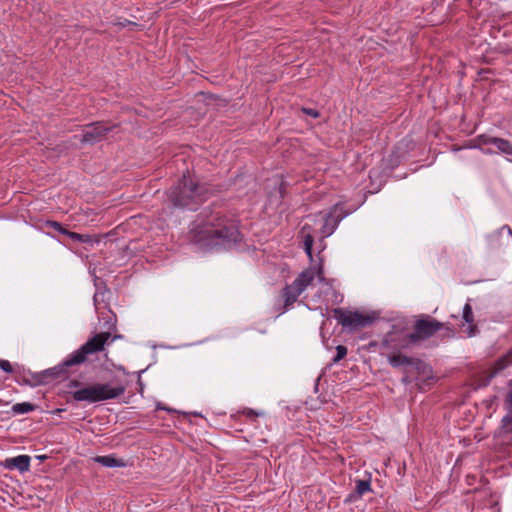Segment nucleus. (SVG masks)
<instances>
[{"mask_svg": "<svg viewBox=\"0 0 512 512\" xmlns=\"http://www.w3.org/2000/svg\"><path fill=\"white\" fill-rule=\"evenodd\" d=\"M191 231L194 241L205 247H229L241 241L238 220L221 210L204 211Z\"/></svg>", "mask_w": 512, "mask_h": 512, "instance_id": "f257e3e1", "label": "nucleus"}, {"mask_svg": "<svg viewBox=\"0 0 512 512\" xmlns=\"http://www.w3.org/2000/svg\"><path fill=\"white\" fill-rule=\"evenodd\" d=\"M210 189L206 184L194 181L189 175L183 174L178 184L171 187L168 199L175 207L195 209L206 201Z\"/></svg>", "mask_w": 512, "mask_h": 512, "instance_id": "f03ea898", "label": "nucleus"}, {"mask_svg": "<svg viewBox=\"0 0 512 512\" xmlns=\"http://www.w3.org/2000/svg\"><path fill=\"white\" fill-rule=\"evenodd\" d=\"M124 392L125 387L123 385L112 386L109 383H95L74 391L72 397L78 402L95 403L118 398Z\"/></svg>", "mask_w": 512, "mask_h": 512, "instance_id": "7ed1b4c3", "label": "nucleus"}, {"mask_svg": "<svg viewBox=\"0 0 512 512\" xmlns=\"http://www.w3.org/2000/svg\"><path fill=\"white\" fill-rule=\"evenodd\" d=\"M320 281L324 280L323 269L320 267L317 271L307 269L302 271L297 278L282 289L281 296L284 300V311H287L298 300V297L312 284L315 277Z\"/></svg>", "mask_w": 512, "mask_h": 512, "instance_id": "20e7f679", "label": "nucleus"}, {"mask_svg": "<svg viewBox=\"0 0 512 512\" xmlns=\"http://www.w3.org/2000/svg\"><path fill=\"white\" fill-rule=\"evenodd\" d=\"M114 338L111 337L110 332H101L95 334L87 340L79 349L75 350L67 356L63 361V367H71L84 363L89 355L101 352L104 350L105 345L112 342Z\"/></svg>", "mask_w": 512, "mask_h": 512, "instance_id": "39448f33", "label": "nucleus"}, {"mask_svg": "<svg viewBox=\"0 0 512 512\" xmlns=\"http://www.w3.org/2000/svg\"><path fill=\"white\" fill-rule=\"evenodd\" d=\"M333 317L343 327L350 330H358L369 326L374 321V317L360 312L346 311L342 308H335L333 310Z\"/></svg>", "mask_w": 512, "mask_h": 512, "instance_id": "423d86ee", "label": "nucleus"}, {"mask_svg": "<svg viewBox=\"0 0 512 512\" xmlns=\"http://www.w3.org/2000/svg\"><path fill=\"white\" fill-rule=\"evenodd\" d=\"M445 325V323L429 316L423 319H418L414 325V332L409 333V337L414 341V343H416L420 340L432 337L436 332L444 328Z\"/></svg>", "mask_w": 512, "mask_h": 512, "instance_id": "0eeeda50", "label": "nucleus"}, {"mask_svg": "<svg viewBox=\"0 0 512 512\" xmlns=\"http://www.w3.org/2000/svg\"><path fill=\"white\" fill-rule=\"evenodd\" d=\"M512 365V349L507 352L505 355L501 356L499 359H497L494 364L482 371L478 376V386L485 387L489 385L491 380L500 372L505 370L507 367Z\"/></svg>", "mask_w": 512, "mask_h": 512, "instance_id": "6e6552de", "label": "nucleus"}, {"mask_svg": "<svg viewBox=\"0 0 512 512\" xmlns=\"http://www.w3.org/2000/svg\"><path fill=\"white\" fill-rule=\"evenodd\" d=\"M114 127L105 122L90 123L85 126L80 141L88 144L98 143L104 140Z\"/></svg>", "mask_w": 512, "mask_h": 512, "instance_id": "1a4fd4ad", "label": "nucleus"}, {"mask_svg": "<svg viewBox=\"0 0 512 512\" xmlns=\"http://www.w3.org/2000/svg\"><path fill=\"white\" fill-rule=\"evenodd\" d=\"M413 343L414 341L410 339L409 334L396 328L388 332L382 340V346L392 351L408 348Z\"/></svg>", "mask_w": 512, "mask_h": 512, "instance_id": "9d476101", "label": "nucleus"}, {"mask_svg": "<svg viewBox=\"0 0 512 512\" xmlns=\"http://www.w3.org/2000/svg\"><path fill=\"white\" fill-rule=\"evenodd\" d=\"M349 214V211L344 210V206L336 204L331 211L325 216L324 224L322 225L321 232L324 237L330 236L338 224Z\"/></svg>", "mask_w": 512, "mask_h": 512, "instance_id": "9b49d317", "label": "nucleus"}, {"mask_svg": "<svg viewBox=\"0 0 512 512\" xmlns=\"http://www.w3.org/2000/svg\"><path fill=\"white\" fill-rule=\"evenodd\" d=\"M388 361L393 367H400L402 365H414L418 370H425L428 368L423 362L420 360H414L410 357L402 355L400 353H393L388 357Z\"/></svg>", "mask_w": 512, "mask_h": 512, "instance_id": "f8f14e48", "label": "nucleus"}, {"mask_svg": "<svg viewBox=\"0 0 512 512\" xmlns=\"http://www.w3.org/2000/svg\"><path fill=\"white\" fill-rule=\"evenodd\" d=\"M499 437H501L502 444L512 446V412H508L502 419Z\"/></svg>", "mask_w": 512, "mask_h": 512, "instance_id": "ddd939ff", "label": "nucleus"}, {"mask_svg": "<svg viewBox=\"0 0 512 512\" xmlns=\"http://www.w3.org/2000/svg\"><path fill=\"white\" fill-rule=\"evenodd\" d=\"M31 458L28 455H19L5 460V467L9 469H17L20 472H26L30 468Z\"/></svg>", "mask_w": 512, "mask_h": 512, "instance_id": "4468645a", "label": "nucleus"}, {"mask_svg": "<svg viewBox=\"0 0 512 512\" xmlns=\"http://www.w3.org/2000/svg\"><path fill=\"white\" fill-rule=\"evenodd\" d=\"M94 461L104 467H125L126 462L121 458H116L113 455L96 456Z\"/></svg>", "mask_w": 512, "mask_h": 512, "instance_id": "2eb2a0df", "label": "nucleus"}, {"mask_svg": "<svg viewBox=\"0 0 512 512\" xmlns=\"http://www.w3.org/2000/svg\"><path fill=\"white\" fill-rule=\"evenodd\" d=\"M463 319L466 323L469 324V336H473L475 334L476 326L474 325V316H473V310L470 303H466L463 307Z\"/></svg>", "mask_w": 512, "mask_h": 512, "instance_id": "dca6fc26", "label": "nucleus"}, {"mask_svg": "<svg viewBox=\"0 0 512 512\" xmlns=\"http://www.w3.org/2000/svg\"><path fill=\"white\" fill-rule=\"evenodd\" d=\"M490 141L501 153L512 155V143L509 140L496 137Z\"/></svg>", "mask_w": 512, "mask_h": 512, "instance_id": "f3484780", "label": "nucleus"}, {"mask_svg": "<svg viewBox=\"0 0 512 512\" xmlns=\"http://www.w3.org/2000/svg\"><path fill=\"white\" fill-rule=\"evenodd\" d=\"M371 490V483L370 480H358L356 482V488L355 491L358 496H362L365 493L369 492Z\"/></svg>", "mask_w": 512, "mask_h": 512, "instance_id": "a211bd4d", "label": "nucleus"}, {"mask_svg": "<svg viewBox=\"0 0 512 512\" xmlns=\"http://www.w3.org/2000/svg\"><path fill=\"white\" fill-rule=\"evenodd\" d=\"M34 410V405L28 402L17 403L13 406V411L19 414H25Z\"/></svg>", "mask_w": 512, "mask_h": 512, "instance_id": "6ab92c4d", "label": "nucleus"}, {"mask_svg": "<svg viewBox=\"0 0 512 512\" xmlns=\"http://www.w3.org/2000/svg\"><path fill=\"white\" fill-rule=\"evenodd\" d=\"M66 236H68L70 239H72L75 242H88L90 240V237L88 235L79 234L72 231H67Z\"/></svg>", "mask_w": 512, "mask_h": 512, "instance_id": "aec40b11", "label": "nucleus"}, {"mask_svg": "<svg viewBox=\"0 0 512 512\" xmlns=\"http://www.w3.org/2000/svg\"><path fill=\"white\" fill-rule=\"evenodd\" d=\"M45 226H46V227H48V228H52V229H54L55 231H57V232H59V233H61V234H63V235H66V233H67V231H68L66 228H64V227L62 226V224H61V223H59V222H57V221H51V220L46 221Z\"/></svg>", "mask_w": 512, "mask_h": 512, "instance_id": "412c9836", "label": "nucleus"}, {"mask_svg": "<svg viewBox=\"0 0 512 512\" xmlns=\"http://www.w3.org/2000/svg\"><path fill=\"white\" fill-rule=\"evenodd\" d=\"M304 249L307 255L311 258L312 257V246H313V236H311L309 233L304 235Z\"/></svg>", "mask_w": 512, "mask_h": 512, "instance_id": "4be33fe9", "label": "nucleus"}, {"mask_svg": "<svg viewBox=\"0 0 512 512\" xmlns=\"http://www.w3.org/2000/svg\"><path fill=\"white\" fill-rule=\"evenodd\" d=\"M347 355V348L343 345L336 347V356L333 358V362L337 363Z\"/></svg>", "mask_w": 512, "mask_h": 512, "instance_id": "5701e85b", "label": "nucleus"}, {"mask_svg": "<svg viewBox=\"0 0 512 512\" xmlns=\"http://www.w3.org/2000/svg\"><path fill=\"white\" fill-rule=\"evenodd\" d=\"M0 369L6 373H13L12 364L5 359H0Z\"/></svg>", "mask_w": 512, "mask_h": 512, "instance_id": "b1692460", "label": "nucleus"}, {"mask_svg": "<svg viewBox=\"0 0 512 512\" xmlns=\"http://www.w3.org/2000/svg\"><path fill=\"white\" fill-rule=\"evenodd\" d=\"M495 137H491V136H487V135H480L477 137V141L479 142V144H484V145H487V144H492V142L490 140L494 139Z\"/></svg>", "mask_w": 512, "mask_h": 512, "instance_id": "393cba45", "label": "nucleus"}, {"mask_svg": "<svg viewBox=\"0 0 512 512\" xmlns=\"http://www.w3.org/2000/svg\"><path fill=\"white\" fill-rule=\"evenodd\" d=\"M302 111L313 118H318L320 116L319 112L312 108H302Z\"/></svg>", "mask_w": 512, "mask_h": 512, "instance_id": "a878e982", "label": "nucleus"}, {"mask_svg": "<svg viewBox=\"0 0 512 512\" xmlns=\"http://www.w3.org/2000/svg\"><path fill=\"white\" fill-rule=\"evenodd\" d=\"M508 412H512V389L507 393Z\"/></svg>", "mask_w": 512, "mask_h": 512, "instance_id": "bb28decb", "label": "nucleus"}, {"mask_svg": "<svg viewBox=\"0 0 512 512\" xmlns=\"http://www.w3.org/2000/svg\"><path fill=\"white\" fill-rule=\"evenodd\" d=\"M118 25L122 26V27H125V26H128V25H133V26H137L136 23L134 22H131L129 20H124L123 22H118L117 23Z\"/></svg>", "mask_w": 512, "mask_h": 512, "instance_id": "cd10ccee", "label": "nucleus"}, {"mask_svg": "<svg viewBox=\"0 0 512 512\" xmlns=\"http://www.w3.org/2000/svg\"><path fill=\"white\" fill-rule=\"evenodd\" d=\"M80 385V382L77 380H73L70 383V387H78Z\"/></svg>", "mask_w": 512, "mask_h": 512, "instance_id": "c85d7f7f", "label": "nucleus"}, {"mask_svg": "<svg viewBox=\"0 0 512 512\" xmlns=\"http://www.w3.org/2000/svg\"><path fill=\"white\" fill-rule=\"evenodd\" d=\"M306 229H307V225H304V226L302 227V230H301V234H302V235L304 234V232H305V230H306Z\"/></svg>", "mask_w": 512, "mask_h": 512, "instance_id": "c756f323", "label": "nucleus"}, {"mask_svg": "<svg viewBox=\"0 0 512 512\" xmlns=\"http://www.w3.org/2000/svg\"><path fill=\"white\" fill-rule=\"evenodd\" d=\"M247 414H248L249 416H250V415H257L256 413H254V411H253V410H249V411L247 412Z\"/></svg>", "mask_w": 512, "mask_h": 512, "instance_id": "7c9ffc66", "label": "nucleus"}, {"mask_svg": "<svg viewBox=\"0 0 512 512\" xmlns=\"http://www.w3.org/2000/svg\"><path fill=\"white\" fill-rule=\"evenodd\" d=\"M469 147L475 148V147H477V145L474 144V145H470Z\"/></svg>", "mask_w": 512, "mask_h": 512, "instance_id": "2f4dec72", "label": "nucleus"}, {"mask_svg": "<svg viewBox=\"0 0 512 512\" xmlns=\"http://www.w3.org/2000/svg\"><path fill=\"white\" fill-rule=\"evenodd\" d=\"M94 302L95 303L97 302V296L96 295L94 296Z\"/></svg>", "mask_w": 512, "mask_h": 512, "instance_id": "473e14b6", "label": "nucleus"}]
</instances>
